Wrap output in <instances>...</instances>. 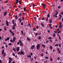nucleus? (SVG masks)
<instances>
[{"mask_svg": "<svg viewBox=\"0 0 63 63\" xmlns=\"http://www.w3.org/2000/svg\"><path fill=\"white\" fill-rule=\"evenodd\" d=\"M40 46L41 45L40 44H38V45H37L36 46L37 49H40Z\"/></svg>", "mask_w": 63, "mask_h": 63, "instance_id": "f257e3e1", "label": "nucleus"}, {"mask_svg": "<svg viewBox=\"0 0 63 63\" xmlns=\"http://www.w3.org/2000/svg\"><path fill=\"white\" fill-rule=\"evenodd\" d=\"M16 24H15L14 25H13L12 28V29H13V30H15V29H16V27H15V26H16Z\"/></svg>", "mask_w": 63, "mask_h": 63, "instance_id": "f03ea898", "label": "nucleus"}, {"mask_svg": "<svg viewBox=\"0 0 63 63\" xmlns=\"http://www.w3.org/2000/svg\"><path fill=\"white\" fill-rule=\"evenodd\" d=\"M34 47H35V45H32L31 47V48L32 49H33L34 48Z\"/></svg>", "mask_w": 63, "mask_h": 63, "instance_id": "7ed1b4c3", "label": "nucleus"}, {"mask_svg": "<svg viewBox=\"0 0 63 63\" xmlns=\"http://www.w3.org/2000/svg\"><path fill=\"white\" fill-rule=\"evenodd\" d=\"M19 49H20L19 47H17L16 49L17 51H19Z\"/></svg>", "mask_w": 63, "mask_h": 63, "instance_id": "20e7f679", "label": "nucleus"}, {"mask_svg": "<svg viewBox=\"0 0 63 63\" xmlns=\"http://www.w3.org/2000/svg\"><path fill=\"white\" fill-rule=\"evenodd\" d=\"M52 20H53L52 18H51V19H50V20H49V22L50 23H52Z\"/></svg>", "mask_w": 63, "mask_h": 63, "instance_id": "39448f33", "label": "nucleus"}, {"mask_svg": "<svg viewBox=\"0 0 63 63\" xmlns=\"http://www.w3.org/2000/svg\"><path fill=\"white\" fill-rule=\"evenodd\" d=\"M16 37H14L13 38V42L14 43L15 42V41H16Z\"/></svg>", "mask_w": 63, "mask_h": 63, "instance_id": "423d86ee", "label": "nucleus"}, {"mask_svg": "<svg viewBox=\"0 0 63 63\" xmlns=\"http://www.w3.org/2000/svg\"><path fill=\"white\" fill-rule=\"evenodd\" d=\"M19 0H16V3H14V4H17L18 3Z\"/></svg>", "mask_w": 63, "mask_h": 63, "instance_id": "0eeeda50", "label": "nucleus"}, {"mask_svg": "<svg viewBox=\"0 0 63 63\" xmlns=\"http://www.w3.org/2000/svg\"><path fill=\"white\" fill-rule=\"evenodd\" d=\"M6 15H7V12H5L4 14V16H5Z\"/></svg>", "mask_w": 63, "mask_h": 63, "instance_id": "6e6552de", "label": "nucleus"}, {"mask_svg": "<svg viewBox=\"0 0 63 63\" xmlns=\"http://www.w3.org/2000/svg\"><path fill=\"white\" fill-rule=\"evenodd\" d=\"M27 57L28 58H29V57H30V58H31L32 56L30 55H27Z\"/></svg>", "mask_w": 63, "mask_h": 63, "instance_id": "1a4fd4ad", "label": "nucleus"}, {"mask_svg": "<svg viewBox=\"0 0 63 63\" xmlns=\"http://www.w3.org/2000/svg\"><path fill=\"white\" fill-rule=\"evenodd\" d=\"M21 53L22 55H24V52H22V51H21Z\"/></svg>", "mask_w": 63, "mask_h": 63, "instance_id": "9d476101", "label": "nucleus"}, {"mask_svg": "<svg viewBox=\"0 0 63 63\" xmlns=\"http://www.w3.org/2000/svg\"><path fill=\"white\" fill-rule=\"evenodd\" d=\"M42 4L43 6V9H45V6H46V5L44 4Z\"/></svg>", "mask_w": 63, "mask_h": 63, "instance_id": "9b49d317", "label": "nucleus"}, {"mask_svg": "<svg viewBox=\"0 0 63 63\" xmlns=\"http://www.w3.org/2000/svg\"><path fill=\"white\" fill-rule=\"evenodd\" d=\"M6 24L7 25V26H9V22H8V21H7L6 22Z\"/></svg>", "mask_w": 63, "mask_h": 63, "instance_id": "f8f14e48", "label": "nucleus"}, {"mask_svg": "<svg viewBox=\"0 0 63 63\" xmlns=\"http://www.w3.org/2000/svg\"><path fill=\"white\" fill-rule=\"evenodd\" d=\"M41 24L42 26V27H44V24H43V23H41Z\"/></svg>", "mask_w": 63, "mask_h": 63, "instance_id": "ddd939ff", "label": "nucleus"}, {"mask_svg": "<svg viewBox=\"0 0 63 63\" xmlns=\"http://www.w3.org/2000/svg\"><path fill=\"white\" fill-rule=\"evenodd\" d=\"M59 28L60 29H61L62 28V25H59Z\"/></svg>", "mask_w": 63, "mask_h": 63, "instance_id": "4468645a", "label": "nucleus"}, {"mask_svg": "<svg viewBox=\"0 0 63 63\" xmlns=\"http://www.w3.org/2000/svg\"><path fill=\"white\" fill-rule=\"evenodd\" d=\"M6 53H4L3 54V57H5V56H6Z\"/></svg>", "mask_w": 63, "mask_h": 63, "instance_id": "2eb2a0df", "label": "nucleus"}, {"mask_svg": "<svg viewBox=\"0 0 63 63\" xmlns=\"http://www.w3.org/2000/svg\"><path fill=\"white\" fill-rule=\"evenodd\" d=\"M12 23L14 25H15V20H12Z\"/></svg>", "mask_w": 63, "mask_h": 63, "instance_id": "dca6fc26", "label": "nucleus"}, {"mask_svg": "<svg viewBox=\"0 0 63 63\" xmlns=\"http://www.w3.org/2000/svg\"><path fill=\"white\" fill-rule=\"evenodd\" d=\"M28 26H29L30 28L31 27V25H30V24L29 23V24L27 25Z\"/></svg>", "mask_w": 63, "mask_h": 63, "instance_id": "f3484780", "label": "nucleus"}, {"mask_svg": "<svg viewBox=\"0 0 63 63\" xmlns=\"http://www.w3.org/2000/svg\"><path fill=\"white\" fill-rule=\"evenodd\" d=\"M19 43L20 44H21V43H23L22 42V41H21V40H19Z\"/></svg>", "mask_w": 63, "mask_h": 63, "instance_id": "a211bd4d", "label": "nucleus"}, {"mask_svg": "<svg viewBox=\"0 0 63 63\" xmlns=\"http://www.w3.org/2000/svg\"><path fill=\"white\" fill-rule=\"evenodd\" d=\"M9 60L11 61H12V58H11L9 57Z\"/></svg>", "mask_w": 63, "mask_h": 63, "instance_id": "6ab92c4d", "label": "nucleus"}, {"mask_svg": "<svg viewBox=\"0 0 63 63\" xmlns=\"http://www.w3.org/2000/svg\"><path fill=\"white\" fill-rule=\"evenodd\" d=\"M4 49H3L2 51V54H4Z\"/></svg>", "mask_w": 63, "mask_h": 63, "instance_id": "aec40b11", "label": "nucleus"}, {"mask_svg": "<svg viewBox=\"0 0 63 63\" xmlns=\"http://www.w3.org/2000/svg\"><path fill=\"white\" fill-rule=\"evenodd\" d=\"M18 20L20 22H21V19L20 18H19L18 19Z\"/></svg>", "mask_w": 63, "mask_h": 63, "instance_id": "412c9836", "label": "nucleus"}, {"mask_svg": "<svg viewBox=\"0 0 63 63\" xmlns=\"http://www.w3.org/2000/svg\"><path fill=\"white\" fill-rule=\"evenodd\" d=\"M13 49L14 51H16V49L15 48H13Z\"/></svg>", "mask_w": 63, "mask_h": 63, "instance_id": "4be33fe9", "label": "nucleus"}, {"mask_svg": "<svg viewBox=\"0 0 63 63\" xmlns=\"http://www.w3.org/2000/svg\"><path fill=\"white\" fill-rule=\"evenodd\" d=\"M23 43H21L20 44V46H23Z\"/></svg>", "mask_w": 63, "mask_h": 63, "instance_id": "5701e85b", "label": "nucleus"}, {"mask_svg": "<svg viewBox=\"0 0 63 63\" xmlns=\"http://www.w3.org/2000/svg\"><path fill=\"white\" fill-rule=\"evenodd\" d=\"M42 46L43 47V48H45V45L43 44L42 45Z\"/></svg>", "mask_w": 63, "mask_h": 63, "instance_id": "b1692460", "label": "nucleus"}, {"mask_svg": "<svg viewBox=\"0 0 63 63\" xmlns=\"http://www.w3.org/2000/svg\"><path fill=\"white\" fill-rule=\"evenodd\" d=\"M10 42H11V43H13V42H14V41L12 40H10Z\"/></svg>", "mask_w": 63, "mask_h": 63, "instance_id": "393cba45", "label": "nucleus"}, {"mask_svg": "<svg viewBox=\"0 0 63 63\" xmlns=\"http://www.w3.org/2000/svg\"><path fill=\"white\" fill-rule=\"evenodd\" d=\"M23 9H24V11L25 12V11H26V8L24 7Z\"/></svg>", "mask_w": 63, "mask_h": 63, "instance_id": "a878e982", "label": "nucleus"}, {"mask_svg": "<svg viewBox=\"0 0 63 63\" xmlns=\"http://www.w3.org/2000/svg\"><path fill=\"white\" fill-rule=\"evenodd\" d=\"M58 51L59 54L61 53V51H60V50H59V51Z\"/></svg>", "mask_w": 63, "mask_h": 63, "instance_id": "bb28decb", "label": "nucleus"}, {"mask_svg": "<svg viewBox=\"0 0 63 63\" xmlns=\"http://www.w3.org/2000/svg\"><path fill=\"white\" fill-rule=\"evenodd\" d=\"M50 49H52V46H50Z\"/></svg>", "mask_w": 63, "mask_h": 63, "instance_id": "cd10ccee", "label": "nucleus"}, {"mask_svg": "<svg viewBox=\"0 0 63 63\" xmlns=\"http://www.w3.org/2000/svg\"><path fill=\"white\" fill-rule=\"evenodd\" d=\"M56 35H55V33H54L53 35V37H55Z\"/></svg>", "mask_w": 63, "mask_h": 63, "instance_id": "c85d7f7f", "label": "nucleus"}, {"mask_svg": "<svg viewBox=\"0 0 63 63\" xmlns=\"http://www.w3.org/2000/svg\"><path fill=\"white\" fill-rule=\"evenodd\" d=\"M10 31V33H13V31H12V30H10V31Z\"/></svg>", "mask_w": 63, "mask_h": 63, "instance_id": "c756f323", "label": "nucleus"}, {"mask_svg": "<svg viewBox=\"0 0 63 63\" xmlns=\"http://www.w3.org/2000/svg\"><path fill=\"white\" fill-rule=\"evenodd\" d=\"M36 28H33V30L34 31H35V29H36Z\"/></svg>", "mask_w": 63, "mask_h": 63, "instance_id": "7c9ffc66", "label": "nucleus"}, {"mask_svg": "<svg viewBox=\"0 0 63 63\" xmlns=\"http://www.w3.org/2000/svg\"><path fill=\"white\" fill-rule=\"evenodd\" d=\"M48 39H50V40H51L52 39V38L50 37H49L48 38Z\"/></svg>", "mask_w": 63, "mask_h": 63, "instance_id": "2f4dec72", "label": "nucleus"}, {"mask_svg": "<svg viewBox=\"0 0 63 63\" xmlns=\"http://www.w3.org/2000/svg\"><path fill=\"white\" fill-rule=\"evenodd\" d=\"M49 27H50V28L51 29H52L53 28L51 26H49Z\"/></svg>", "mask_w": 63, "mask_h": 63, "instance_id": "473e14b6", "label": "nucleus"}, {"mask_svg": "<svg viewBox=\"0 0 63 63\" xmlns=\"http://www.w3.org/2000/svg\"><path fill=\"white\" fill-rule=\"evenodd\" d=\"M27 40H29V41H30L31 40V39H29V38L28 37L27 38Z\"/></svg>", "mask_w": 63, "mask_h": 63, "instance_id": "72a5a7b5", "label": "nucleus"}, {"mask_svg": "<svg viewBox=\"0 0 63 63\" xmlns=\"http://www.w3.org/2000/svg\"><path fill=\"white\" fill-rule=\"evenodd\" d=\"M6 30H7V28H6V27H4V30H5V31H6Z\"/></svg>", "mask_w": 63, "mask_h": 63, "instance_id": "f704fd0d", "label": "nucleus"}, {"mask_svg": "<svg viewBox=\"0 0 63 63\" xmlns=\"http://www.w3.org/2000/svg\"><path fill=\"white\" fill-rule=\"evenodd\" d=\"M50 17V16L49 15V14H48L47 15V17Z\"/></svg>", "mask_w": 63, "mask_h": 63, "instance_id": "c9c22d12", "label": "nucleus"}, {"mask_svg": "<svg viewBox=\"0 0 63 63\" xmlns=\"http://www.w3.org/2000/svg\"><path fill=\"white\" fill-rule=\"evenodd\" d=\"M41 39V37L40 36H39L38 37V39H39V40H40Z\"/></svg>", "mask_w": 63, "mask_h": 63, "instance_id": "e433bc0d", "label": "nucleus"}, {"mask_svg": "<svg viewBox=\"0 0 63 63\" xmlns=\"http://www.w3.org/2000/svg\"><path fill=\"white\" fill-rule=\"evenodd\" d=\"M61 31H59L58 32V34H59L60 33H61Z\"/></svg>", "mask_w": 63, "mask_h": 63, "instance_id": "4c0bfd02", "label": "nucleus"}, {"mask_svg": "<svg viewBox=\"0 0 63 63\" xmlns=\"http://www.w3.org/2000/svg\"><path fill=\"white\" fill-rule=\"evenodd\" d=\"M55 47H58V44H57L55 45Z\"/></svg>", "mask_w": 63, "mask_h": 63, "instance_id": "58836bf2", "label": "nucleus"}, {"mask_svg": "<svg viewBox=\"0 0 63 63\" xmlns=\"http://www.w3.org/2000/svg\"><path fill=\"white\" fill-rule=\"evenodd\" d=\"M59 24L60 25H61V24H62V23H61V22H59Z\"/></svg>", "mask_w": 63, "mask_h": 63, "instance_id": "ea45409f", "label": "nucleus"}, {"mask_svg": "<svg viewBox=\"0 0 63 63\" xmlns=\"http://www.w3.org/2000/svg\"><path fill=\"white\" fill-rule=\"evenodd\" d=\"M12 45V44L11 43L8 44L9 46H11Z\"/></svg>", "mask_w": 63, "mask_h": 63, "instance_id": "a19ab883", "label": "nucleus"}, {"mask_svg": "<svg viewBox=\"0 0 63 63\" xmlns=\"http://www.w3.org/2000/svg\"><path fill=\"white\" fill-rule=\"evenodd\" d=\"M61 44H59L58 45L59 46V47H61Z\"/></svg>", "mask_w": 63, "mask_h": 63, "instance_id": "79ce46f5", "label": "nucleus"}, {"mask_svg": "<svg viewBox=\"0 0 63 63\" xmlns=\"http://www.w3.org/2000/svg\"><path fill=\"white\" fill-rule=\"evenodd\" d=\"M21 33L22 34H23V31H21Z\"/></svg>", "mask_w": 63, "mask_h": 63, "instance_id": "37998d69", "label": "nucleus"}, {"mask_svg": "<svg viewBox=\"0 0 63 63\" xmlns=\"http://www.w3.org/2000/svg\"><path fill=\"white\" fill-rule=\"evenodd\" d=\"M21 13H20L19 14V17H20V16H21Z\"/></svg>", "mask_w": 63, "mask_h": 63, "instance_id": "c03bdc74", "label": "nucleus"}, {"mask_svg": "<svg viewBox=\"0 0 63 63\" xmlns=\"http://www.w3.org/2000/svg\"><path fill=\"white\" fill-rule=\"evenodd\" d=\"M19 3L20 4H21V1H19Z\"/></svg>", "mask_w": 63, "mask_h": 63, "instance_id": "a18cd8bd", "label": "nucleus"}, {"mask_svg": "<svg viewBox=\"0 0 63 63\" xmlns=\"http://www.w3.org/2000/svg\"><path fill=\"white\" fill-rule=\"evenodd\" d=\"M17 16H16H16H15V19H17Z\"/></svg>", "mask_w": 63, "mask_h": 63, "instance_id": "49530a36", "label": "nucleus"}, {"mask_svg": "<svg viewBox=\"0 0 63 63\" xmlns=\"http://www.w3.org/2000/svg\"><path fill=\"white\" fill-rule=\"evenodd\" d=\"M12 55L13 56H15V54L14 53H13L12 54Z\"/></svg>", "mask_w": 63, "mask_h": 63, "instance_id": "de8ad7c7", "label": "nucleus"}, {"mask_svg": "<svg viewBox=\"0 0 63 63\" xmlns=\"http://www.w3.org/2000/svg\"><path fill=\"white\" fill-rule=\"evenodd\" d=\"M23 22H22L21 23V25H23Z\"/></svg>", "mask_w": 63, "mask_h": 63, "instance_id": "09e8293b", "label": "nucleus"}, {"mask_svg": "<svg viewBox=\"0 0 63 63\" xmlns=\"http://www.w3.org/2000/svg\"><path fill=\"white\" fill-rule=\"evenodd\" d=\"M61 19V17H60L59 18V20H60Z\"/></svg>", "mask_w": 63, "mask_h": 63, "instance_id": "8fccbe9b", "label": "nucleus"}, {"mask_svg": "<svg viewBox=\"0 0 63 63\" xmlns=\"http://www.w3.org/2000/svg\"><path fill=\"white\" fill-rule=\"evenodd\" d=\"M57 59L58 60V61H59V59H60V58H59V57H58L57 58Z\"/></svg>", "mask_w": 63, "mask_h": 63, "instance_id": "3c124183", "label": "nucleus"}, {"mask_svg": "<svg viewBox=\"0 0 63 63\" xmlns=\"http://www.w3.org/2000/svg\"><path fill=\"white\" fill-rule=\"evenodd\" d=\"M7 40H10V38L9 37H7Z\"/></svg>", "mask_w": 63, "mask_h": 63, "instance_id": "603ef678", "label": "nucleus"}, {"mask_svg": "<svg viewBox=\"0 0 63 63\" xmlns=\"http://www.w3.org/2000/svg\"><path fill=\"white\" fill-rule=\"evenodd\" d=\"M33 58H31V61H33Z\"/></svg>", "mask_w": 63, "mask_h": 63, "instance_id": "864d4df0", "label": "nucleus"}, {"mask_svg": "<svg viewBox=\"0 0 63 63\" xmlns=\"http://www.w3.org/2000/svg\"><path fill=\"white\" fill-rule=\"evenodd\" d=\"M58 9H60V8H61V6H60L58 7Z\"/></svg>", "mask_w": 63, "mask_h": 63, "instance_id": "5fc2aeb1", "label": "nucleus"}, {"mask_svg": "<svg viewBox=\"0 0 63 63\" xmlns=\"http://www.w3.org/2000/svg\"><path fill=\"white\" fill-rule=\"evenodd\" d=\"M11 62H12V61H10V60L9 61V63H11Z\"/></svg>", "mask_w": 63, "mask_h": 63, "instance_id": "6e6d98bb", "label": "nucleus"}, {"mask_svg": "<svg viewBox=\"0 0 63 63\" xmlns=\"http://www.w3.org/2000/svg\"><path fill=\"white\" fill-rule=\"evenodd\" d=\"M49 40L50 41V42L51 43L52 42V41L51 40Z\"/></svg>", "mask_w": 63, "mask_h": 63, "instance_id": "4d7b16f0", "label": "nucleus"}, {"mask_svg": "<svg viewBox=\"0 0 63 63\" xmlns=\"http://www.w3.org/2000/svg\"><path fill=\"white\" fill-rule=\"evenodd\" d=\"M18 10V8H17V9H16L15 10L16 11H17V10Z\"/></svg>", "mask_w": 63, "mask_h": 63, "instance_id": "13d9d810", "label": "nucleus"}, {"mask_svg": "<svg viewBox=\"0 0 63 63\" xmlns=\"http://www.w3.org/2000/svg\"><path fill=\"white\" fill-rule=\"evenodd\" d=\"M48 57H45V59H48Z\"/></svg>", "mask_w": 63, "mask_h": 63, "instance_id": "bf43d9fd", "label": "nucleus"}, {"mask_svg": "<svg viewBox=\"0 0 63 63\" xmlns=\"http://www.w3.org/2000/svg\"><path fill=\"white\" fill-rule=\"evenodd\" d=\"M27 48H26L25 49V51H26V52H27Z\"/></svg>", "mask_w": 63, "mask_h": 63, "instance_id": "052dcab7", "label": "nucleus"}, {"mask_svg": "<svg viewBox=\"0 0 63 63\" xmlns=\"http://www.w3.org/2000/svg\"><path fill=\"white\" fill-rule=\"evenodd\" d=\"M12 36H14L15 35V33H12Z\"/></svg>", "mask_w": 63, "mask_h": 63, "instance_id": "680f3d73", "label": "nucleus"}, {"mask_svg": "<svg viewBox=\"0 0 63 63\" xmlns=\"http://www.w3.org/2000/svg\"><path fill=\"white\" fill-rule=\"evenodd\" d=\"M54 32L55 33H57V31H54Z\"/></svg>", "mask_w": 63, "mask_h": 63, "instance_id": "e2e57ef3", "label": "nucleus"}, {"mask_svg": "<svg viewBox=\"0 0 63 63\" xmlns=\"http://www.w3.org/2000/svg\"><path fill=\"white\" fill-rule=\"evenodd\" d=\"M3 43V44H5V45H7V43H6L5 42H4Z\"/></svg>", "mask_w": 63, "mask_h": 63, "instance_id": "0e129e2a", "label": "nucleus"}, {"mask_svg": "<svg viewBox=\"0 0 63 63\" xmlns=\"http://www.w3.org/2000/svg\"><path fill=\"white\" fill-rule=\"evenodd\" d=\"M59 50V48H57V51H58L59 50Z\"/></svg>", "mask_w": 63, "mask_h": 63, "instance_id": "69168bd1", "label": "nucleus"}, {"mask_svg": "<svg viewBox=\"0 0 63 63\" xmlns=\"http://www.w3.org/2000/svg\"><path fill=\"white\" fill-rule=\"evenodd\" d=\"M46 18V20L47 21H48V18L47 17Z\"/></svg>", "mask_w": 63, "mask_h": 63, "instance_id": "338daca9", "label": "nucleus"}, {"mask_svg": "<svg viewBox=\"0 0 63 63\" xmlns=\"http://www.w3.org/2000/svg\"><path fill=\"white\" fill-rule=\"evenodd\" d=\"M59 16H60V17H61V16H62L61 15V14H59Z\"/></svg>", "mask_w": 63, "mask_h": 63, "instance_id": "774afa93", "label": "nucleus"}]
</instances>
